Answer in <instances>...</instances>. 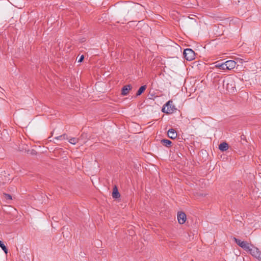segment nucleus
I'll list each match as a JSON object with an SVG mask.
<instances>
[{
    "label": "nucleus",
    "instance_id": "nucleus-1",
    "mask_svg": "<svg viewBox=\"0 0 261 261\" xmlns=\"http://www.w3.org/2000/svg\"><path fill=\"white\" fill-rule=\"evenodd\" d=\"M223 86L226 84V88L228 91L234 92L236 89L235 82L233 79L229 77L223 82Z\"/></svg>",
    "mask_w": 261,
    "mask_h": 261
},
{
    "label": "nucleus",
    "instance_id": "nucleus-2",
    "mask_svg": "<svg viewBox=\"0 0 261 261\" xmlns=\"http://www.w3.org/2000/svg\"><path fill=\"white\" fill-rule=\"evenodd\" d=\"M175 110V106L173 104V101L169 100L163 107L162 112L166 114H172Z\"/></svg>",
    "mask_w": 261,
    "mask_h": 261
},
{
    "label": "nucleus",
    "instance_id": "nucleus-3",
    "mask_svg": "<svg viewBox=\"0 0 261 261\" xmlns=\"http://www.w3.org/2000/svg\"><path fill=\"white\" fill-rule=\"evenodd\" d=\"M247 252H249L254 257L257 259L259 261H261V252L257 248L252 246L251 248L250 247Z\"/></svg>",
    "mask_w": 261,
    "mask_h": 261
},
{
    "label": "nucleus",
    "instance_id": "nucleus-4",
    "mask_svg": "<svg viewBox=\"0 0 261 261\" xmlns=\"http://www.w3.org/2000/svg\"><path fill=\"white\" fill-rule=\"evenodd\" d=\"M184 55L185 59L188 61H192L195 59V53L191 48H186L184 50Z\"/></svg>",
    "mask_w": 261,
    "mask_h": 261
},
{
    "label": "nucleus",
    "instance_id": "nucleus-5",
    "mask_svg": "<svg viewBox=\"0 0 261 261\" xmlns=\"http://www.w3.org/2000/svg\"><path fill=\"white\" fill-rule=\"evenodd\" d=\"M234 242L241 248L244 249L245 251H248L249 249L250 246L249 245V244L246 242V241H241L240 239H237L236 238H233Z\"/></svg>",
    "mask_w": 261,
    "mask_h": 261
},
{
    "label": "nucleus",
    "instance_id": "nucleus-6",
    "mask_svg": "<svg viewBox=\"0 0 261 261\" xmlns=\"http://www.w3.org/2000/svg\"><path fill=\"white\" fill-rule=\"evenodd\" d=\"M237 63L233 60H228L225 62L226 70H231L236 67Z\"/></svg>",
    "mask_w": 261,
    "mask_h": 261
},
{
    "label": "nucleus",
    "instance_id": "nucleus-7",
    "mask_svg": "<svg viewBox=\"0 0 261 261\" xmlns=\"http://www.w3.org/2000/svg\"><path fill=\"white\" fill-rule=\"evenodd\" d=\"M186 215L184 213L180 212L178 213L177 219L180 224H184L186 222Z\"/></svg>",
    "mask_w": 261,
    "mask_h": 261
},
{
    "label": "nucleus",
    "instance_id": "nucleus-8",
    "mask_svg": "<svg viewBox=\"0 0 261 261\" xmlns=\"http://www.w3.org/2000/svg\"><path fill=\"white\" fill-rule=\"evenodd\" d=\"M132 87L130 85H126L124 86L121 90V94L123 95H126L128 94L129 91L131 90Z\"/></svg>",
    "mask_w": 261,
    "mask_h": 261
},
{
    "label": "nucleus",
    "instance_id": "nucleus-9",
    "mask_svg": "<svg viewBox=\"0 0 261 261\" xmlns=\"http://www.w3.org/2000/svg\"><path fill=\"white\" fill-rule=\"evenodd\" d=\"M167 134L168 136L172 139H175L177 137V133L173 128L169 129L168 131Z\"/></svg>",
    "mask_w": 261,
    "mask_h": 261
},
{
    "label": "nucleus",
    "instance_id": "nucleus-10",
    "mask_svg": "<svg viewBox=\"0 0 261 261\" xmlns=\"http://www.w3.org/2000/svg\"><path fill=\"white\" fill-rule=\"evenodd\" d=\"M120 195L118 192V189L116 186H114L113 189L112 197L113 198L117 199L120 197Z\"/></svg>",
    "mask_w": 261,
    "mask_h": 261
},
{
    "label": "nucleus",
    "instance_id": "nucleus-11",
    "mask_svg": "<svg viewBox=\"0 0 261 261\" xmlns=\"http://www.w3.org/2000/svg\"><path fill=\"white\" fill-rule=\"evenodd\" d=\"M219 149L222 151H224L228 149V145L226 142H223L219 145Z\"/></svg>",
    "mask_w": 261,
    "mask_h": 261
},
{
    "label": "nucleus",
    "instance_id": "nucleus-12",
    "mask_svg": "<svg viewBox=\"0 0 261 261\" xmlns=\"http://www.w3.org/2000/svg\"><path fill=\"white\" fill-rule=\"evenodd\" d=\"M161 143L163 145L167 147H170L171 146V144H172L171 141L167 139L161 140Z\"/></svg>",
    "mask_w": 261,
    "mask_h": 261
},
{
    "label": "nucleus",
    "instance_id": "nucleus-13",
    "mask_svg": "<svg viewBox=\"0 0 261 261\" xmlns=\"http://www.w3.org/2000/svg\"><path fill=\"white\" fill-rule=\"evenodd\" d=\"M216 64H215V67L217 68H218V69H221V70H226V68H225V62L223 63H218L217 62L216 63Z\"/></svg>",
    "mask_w": 261,
    "mask_h": 261
},
{
    "label": "nucleus",
    "instance_id": "nucleus-14",
    "mask_svg": "<svg viewBox=\"0 0 261 261\" xmlns=\"http://www.w3.org/2000/svg\"><path fill=\"white\" fill-rule=\"evenodd\" d=\"M146 89V86L144 85L141 86L138 90L137 92V95L139 96Z\"/></svg>",
    "mask_w": 261,
    "mask_h": 261
},
{
    "label": "nucleus",
    "instance_id": "nucleus-15",
    "mask_svg": "<svg viewBox=\"0 0 261 261\" xmlns=\"http://www.w3.org/2000/svg\"><path fill=\"white\" fill-rule=\"evenodd\" d=\"M0 247L2 249V250L4 251V252L6 254L8 253V250L2 241H0Z\"/></svg>",
    "mask_w": 261,
    "mask_h": 261
},
{
    "label": "nucleus",
    "instance_id": "nucleus-16",
    "mask_svg": "<svg viewBox=\"0 0 261 261\" xmlns=\"http://www.w3.org/2000/svg\"><path fill=\"white\" fill-rule=\"evenodd\" d=\"M80 140V139H78L76 138H71L69 139V142L72 144L74 145Z\"/></svg>",
    "mask_w": 261,
    "mask_h": 261
},
{
    "label": "nucleus",
    "instance_id": "nucleus-17",
    "mask_svg": "<svg viewBox=\"0 0 261 261\" xmlns=\"http://www.w3.org/2000/svg\"><path fill=\"white\" fill-rule=\"evenodd\" d=\"M55 139H57V140L69 139L67 135H66L65 134H63L61 136H58V137H56Z\"/></svg>",
    "mask_w": 261,
    "mask_h": 261
},
{
    "label": "nucleus",
    "instance_id": "nucleus-18",
    "mask_svg": "<svg viewBox=\"0 0 261 261\" xmlns=\"http://www.w3.org/2000/svg\"><path fill=\"white\" fill-rule=\"evenodd\" d=\"M4 196L6 199L11 200L12 199L11 195L9 194L4 193Z\"/></svg>",
    "mask_w": 261,
    "mask_h": 261
},
{
    "label": "nucleus",
    "instance_id": "nucleus-19",
    "mask_svg": "<svg viewBox=\"0 0 261 261\" xmlns=\"http://www.w3.org/2000/svg\"><path fill=\"white\" fill-rule=\"evenodd\" d=\"M84 59V55H82V56L80 57V59H79V60H78V62H82L83 61Z\"/></svg>",
    "mask_w": 261,
    "mask_h": 261
},
{
    "label": "nucleus",
    "instance_id": "nucleus-20",
    "mask_svg": "<svg viewBox=\"0 0 261 261\" xmlns=\"http://www.w3.org/2000/svg\"><path fill=\"white\" fill-rule=\"evenodd\" d=\"M85 136H86V135L83 134H82V135H81V137H80V138L79 139H80V140H81V139H83V138L85 137Z\"/></svg>",
    "mask_w": 261,
    "mask_h": 261
},
{
    "label": "nucleus",
    "instance_id": "nucleus-21",
    "mask_svg": "<svg viewBox=\"0 0 261 261\" xmlns=\"http://www.w3.org/2000/svg\"><path fill=\"white\" fill-rule=\"evenodd\" d=\"M244 138H245V136H244V135H242V136H241V138H242V139H244Z\"/></svg>",
    "mask_w": 261,
    "mask_h": 261
}]
</instances>
